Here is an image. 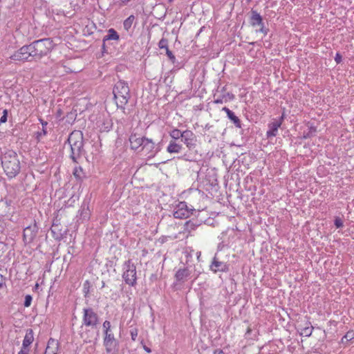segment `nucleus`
Here are the masks:
<instances>
[{
    "label": "nucleus",
    "instance_id": "1",
    "mask_svg": "<svg viewBox=\"0 0 354 354\" xmlns=\"http://www.w3.org/2000/svg\"><path fill=\"white\" fill-rule=\"evenodd\" d=\"M64 144H68L70 146L71 153L69 158L74 163H79L82 158L86 154V151L84 148V140L82 131L77 130L72 131Z\"/></svg>",
    "mask_w": 354,
    "mask_h": 354
},
{
    "label": "nucleus",
    "instance_id": "2",
    "mask_svg": "<svg viewBox=\"0 0 354 354\" xmlns=\"http://www.w3.org/2000/svg\"><path fill=\"white\" fill-rule=\"evenodd\" d=\"M1 162L6 175L8 178L17 176L21 171L20 162L17 153L13 150H8L1 155Z\"/></svg>",
    "mask_w": 354,
    "mask_h": 354
},
{
    "label": "nucleus",
    "instance_id": "3",
    "mask_svg": "<svg viewBox=\"0 0 354 354\" xmlns=\"http://www.w3.org/2000/svg\"><path fill=\"white\" fill-rule=\"evenodd\" d=\"M113 93L118 109L124 113L125 106L131 97L128 83L124 80H119L113 88Z\"/></svg>",
    "mask_w": 354,
    "mask_h": 354
},
{
    "label": "nucleus",
    "instance_id": "4",
    "mask_svg": "<svg viewBox=\"0 0 354 354\" xmlns=\"http://www.w3.org/2000/svg\"><path fill=\"white\" fill-rule=\"evenodd\" d=\"M33 59H40L47 55L54 48L55 44L51 38H44L34 41L30 44Z\"/></svg>",
    "mask_w": 354,
    "mask_h": 354
},
{
    "label": "nucleus",
    "instance_id": "5",
    "mask_svg": "<svg viewBox=\"0 0 354 354\" xmlns=\"http://www.w3.org/2000/svg\"><path fill=\"white\" fill-rule=\"evenodd\" d=\"M124 272L122 279L125 283L129 286L134 287L137 283L136 266L131 259L124 263Z\"/></svg>",
    "mask_w": 354,
    "mask_h": 354
},
{
    "label": "nucleus",
    "instance_id": "6",
    "mask_svg": "<svg viewBox=\"0 0 354 354\" xmlns=\"http://www.w3.org/2000/svg\"><path fill=\"white\" fill-rule=\"evenodd\" d=\"M99 316L92 308H84L83 309L82 326L90 327L91 329L96 328L99 325Z\"/></svg>",
    "mask_w": 354,
    "mask_h": 354
},
{
    "label": "nucleus",
    "instance_id": "7",
    "mask_svg": "<svg viewBox=\"0 0 354 354\" xmlns=\"http://www.w3.org/2000/svg\"><path fill=\"white\" fill-rule=\"evenodd\" d=\"M196 210L192 206H188L185 201L179 202L174 207L173 216L176 218L185 219L196 213Z\"/></svg>",
    "mask_w": 354,
    "mask_h": 354
},
{
    "label": "nucleus",
    "instance_id": "8",
    "mask_svg": "<svg viewBox=\"0 0 354 354\" xmlns=\"http://www.w3.org/2000/svg\"><path fill=\"white\" fill-rule=\"evenodd\" d=\"M103 345L107 353H112L118 350L119 342L115 337L113 329L103 331Z\"/></svg>",
    "mask_w": 354,
    "mask_h": 354
},
{
    "label": "nucleus",
    "instance_id": "9",
    "mask_svg": "<svg viewBox=\"0 0 354 354\" xmlns=\"http://www.w3.org/2000/svg\"><path fill=\"white\" fill-rule=\"evenodd\" d=\"M39 226L35 220L33 223L29 225L24 229L23 232V241L25 245L32 243L37 236L39 232Z\"/></svg>",
    "mask_w": 354,
    "mask_h": 354
},
{
    "label": "nucleus",
    "instance_id": "10",
    "mask_svg": "<svg viewBox=\"0 0 354 354\" xmlns=\"http://www.w3.org/2000/svg\"><path fill=\"white\" fill-rule=\"evenodd\" d=\"M30 44L25 45L10 56V59L14 61H28L30 57H32V50L30 49Z\"/></svg>",
    "mask_w": 354,
    "mask_h": 354
},
{
    "label": "nucleus",
    "instance_id": "11",
    "mask_svg": "<svg viewBox=\"0 0 354 354\" xmlns=\"http://www.w3.org/2000/svg\"><path fill=\"white\" fill-rule=\"evenodd\" d=\"M209 270L214 273L227 272L230 270V265L225 262L220 261L216 254L213 257L209 265Z\"/></svg>",
    "mask_w": 354,
    "mask_h": 354
},
{
    "label": "nucleus",
    "instance_id": "12",
    "mask_svg": "<svg viewBox=\"0 0 354 354\" xmlns=\"http://www.w3.org/2000/svg\"><path fill=\"white\" fill-rule=\"evenodd\" d=\"M284 119V114L279 118L274 120L268 124V130L266 132V137L268 139L275 137L278 133V129L281 127L283 120Z\"/></svg>",
    "mask_w": 354,
    "mask_h": 354
},
{
    "label": "nucleus",
    "instance_id": "13",
    "mask_svg": "<svg viewBox=\"0 0 354 354\" xmlns=\"http://www.w3.org/2000/svg\"><path fill=\"white\" fill-rule=\"evenodd\" d=\"M181 140L188 147L189 149H193L196 147V136L190 130L184 131V133L182 136Z\"/></svg>",
    "mask_w": 354,
    "mask_h": 354
},
{
    "label": "nucleus",
    "instance_id": "14",
    "mask_svg": "<svg viewBox=\"0 0 354 354\" xmlns=\"http://www.w3.org/2000/svg\"><path fill=\"white\" fill-rule=\"evenodd\" d=\"M143 142L140 151L147 152V153L149 154V158H153L155 156L156 150L155 142L152 139H149L148 138H145Z\"/></svg>",
    "mask_w": 354,
    "mask_h": 354
},
{
    "label": "nucleus",
    "instance_id": "15",
    "mask_svg": "<svg viewBox=\"0 0 354 354\" xmlns=\"http://www.w3.org/2000/svg\"><path fill=\"white\" fill-rule=\"evenodd\" d=\"M191 274L192 271L188 266L179 268L175 274V279L178 283H183L191 276Z\"/></svg>",
    "mask_w": 354,
    "mask_h": 354
},
{
    "label": "nucleus",
    "instance_id": "16",
    "mask_svg": "<svg viewBox=\"0 0 354 354\" xmlns=\"http://www.w3.org/2000/svg\"><path fill=\"white\" fill-rule=\"evenodd\" d=\"M145 138L146 137H145V136L139 137L136 133L131 134L129 136V142H130V145H131V149H133V150H138L139 149H141L143 142H144L142 141L145 140Z\"/></svg>",
    "mask_w": 354,
    "mask_h": 354
},
{
    "label": "nucleus",
    "instance_id": "17",
    "mask_svg": "<svg viewBox=\"0 0 354 354\" xmlns=\"http://www.w3.org/2000/svg\"><path fill=\"white\" fill-rule=\"evenodd\" d=\"M50 231L54 239L59 241L64 237L67 232L66 230L62 229L61 224H53Z\"/></svg>",
    "mask_w": 354,
    "mask_h": 354
},
{
    "label": "nucleus",
    "instance_id": "18",
    "mask_svg": "<svg viewBox=\"0 0 354 354\" xmlns=\"http://www.w3.org/2000/svg\"><path fill=\"white\" fill-rule=\"evenodd\" d=\"M227 114V118L234 124L236 128H241V122L235 113L226 106L222 109Z\"/></svg>",
    "mask_w": 354,
    "mask_h": 354
},
{
    "label": "nucleus",
    "instance_id": "19",
    "mask_svg": "<svg viewBox=\"0 0 354 354\" xmlns=\"http://www.w3.org/2000/svg\"><path fill=\"white\" fill-rule=\"evenodd\" d=\"M59 342L53 338H50L45 351V354H57Z\"/></svg>",
    "mask_w": 354,
    "mask_h": 354
},
{
    "label": "nucleus",
    "instance_id": "20",
    "mask_svg": "<svg viewBox=\"0 0 354 354\" xmlns=\"http://www.w3.org/2000/svg\"><path fill=\"white\" fill-rule=\"evenodd\" d=\"M39 121L40 122L42 127L41 131H38L36 132V139L39 142L40 140L44 137L46 136L48 134V131L46 129V126L48 125V122L45 120H44L41 118H39Z\"/></svg>",
    "mask_w": 354,
    "mask_h": 354
},
{
    "label": "nucleus",
    "instance_id": "21",
    "mask_svg": "<svg viewBox=\"0 0 354 354\" xmlns=\"http://www.w3.org/2000/svg\"><path fill=\"white\" fill-rule=\"evenodd\" d=\"M182 149V145L177 143L176 140H171L167 147V151L169 153H180L181 152Z\"/></svg>",
    "mask_w": 354,
    "mask_h": 354
},
{
    "label": "nucleus",
    "instance_id": "22",
    "mask_svg": "<svg viewBox=\"0 0 354 354\" xmlns=\"http://www.w3.org/2000/svg\"><path fill=\"white\" fill-rule=\"evenodd\" d=\"M91 212L88 205H83L81 207V209L79 211V220H81L82 223L85 221H88L90 218Z\"/></svg>",
    "mask_w": 354,
    "mask_h": 354
},
{
    "label": "nucleus",
    "instance_id": "23",
    "mask_svg": "<svg viewBox=\"0 0 354 354\" xmlns=\"http://www.w3.org/2000/svg\"><path fill=\"white\" fill-rule=\"evenodd\" d=\"M34 341V333L32 329L28 328L26 330V333L25 335L24 339L22 342V346L24 347H30V344Z\"/></svg>",
    "mask_w": 354,
    "mask_h": 354
},
{
    "label": "nucleus",
    "instance_id": "24",
    "mask_svg": "<svg viewBox=\"0 0 354 354\" xmlns=\"http://www.w3.org/2000/svg\"><path fill=\"white\" fill-rule=\"evenodd\" d=\"M202 221H198L196 219H190L186 221L185 224V230L191 232L194 230L202 224Z\"/></svg>",
    "mask_w": 354,
    "mask_h": 354
},
{
    "label": "nucleus",
    "instance_id": "25",
    "mask_svg": "<svg viewBox=\"0 0 354 354\" xmlns=\"http://www.w3.org/2000/svg\"><path fill=\"white\" fill-rule=\"evenodd\" d=\"M310 324V322H306L305 326H301L299 325L298 330H300V335L305 337H310L313 333V327L312 326H309Z\"/></svg>",
    "mask_w": 354,
    "mask_h": 354
},
{
    "label": "nucleus",
    "instance_id": "26",
    "mask_svg": "<svg viewBox=\"0 0 354 354\" xmlns=\"http://www.w3.org/2000/svg\"><path fill=\"white\" fill-rule=\"evenodd\" d=\"M119 39L120 36L118 33L113 28H110L108 30L107 35L104 37L102 41L106 42L109 40L118 41Z\"/></svg>",
    "mask_w": 354,
    "mask_h": 354
},
{
    "label": "nucleus",
    "instance_id": "27",
    "mask_svg": "<svg viewBox=\"0 0 354 354\" xmlns=\"http://www.w3.org/2000/svg\"><path fill=\"white\" fill-rule=\"evenodd\" d=\"M96 29L97 27L95 26V24H87L83 28V34L85 36H89L92 35Z\"/></svg>",
    "mask_w": 354,
    "mask_h": 354
},
{
    "label": "nucleus",
    "instance_id": "28",
    "mask_svg": "<svg viewBox=\"0 0 354 354\" xmlns=\"http://www.w3.org/2000/svg\"><path fill=\"white\" fill-rule=\"evenodd\" d=\"M264 24H252V26L254 28V30L257 33L261 32L263 35H266L269 30L268 28H266L263 26Z\"/></svg>",
    "mask_w": 354,
    "mask_h": 354
},
{
    "label": "nucleus",
    "instance_id": "29",
    "mask_svg": "<svg viewBox=\"0 0 354 354\" xmlns=\"http://www.w3.org/2000/svg\"><path fill=\"white\" fill-rule=\"evenodd\" d=\"M317 128L313 125L308 127V131H304L303 135L304 139L310 138L315 136Z\"/></svg>",
    "mask_w": 354,
    "mask_h": 354
},
{
    "label": "nucleus",
    "instance_id": "30",
    "mask_svg": "<svg viewBox=\"0 0 354 354\" xmlns=\"http://www.w3.org/2000/svg\"><path fill=\"white\" fill-rule=\"evenodd\" d=\"M73 175L78 180H82L86 177L83 169L81 167H76L74 169Z\"/></svg>",
    "mask_w": 354,
    "mask_h": 354
},
{
    "label": "nucleus",
    "instance_id": "31",
    "mask_svg": "<svg viewBox=\"0 0 354 354\" xmlns=\"http://www.w3.org/2000/svg\"><path fill=\"white\" fill-rule=\"evenodd\" d=\"M184 131H181L178 129H174L169 132V136L174 140L182 138Z\"/></svg>",
    "mask_w": 354,
    "mask_h": 354
},
{
    "label": "nucleus",
    "instance_id": "32",
    "mask_svg": "<svg viewBox=\"0 0 354 354\" xmlns=\"http://www.w3.org/2000/svg\"><path fill=\"white\" fill-rule=\"evenodd\" d=\"M250 19L252 21H256L257 22H261L262 18L259 13H258L255 10H252L250 16Z\"/></svg>",
    "mask_w": 354,
    "mask_h": 354
},
{
    "label": "nucleus",
    "instance_id": "33",
    "mask_svg": "<svg viewBox=\"0 0 354 354\" xmlns=\"http://www.w3.org/2000/svg\"><path fill=\"white\" fill-rule=\"evenodd\" d=\"M91 330L89 329H87L86 330L85 332L82 333L80 334V336L82 339H84V342H91V339H90V337H91Z\"/></svg>",
    "mask_w": 354,
    "mask_h": 354
},
{
    "label": "nucleus",
    "instance_id": "34",
    "mask_svg": "<svg viewBox=\"0 0 354 354\" xmlns=\"http://www.w3.org/2000/svg\"><path fill=\"white\" fill-rule=\"evenodd\" d=\"M90 287H91V283H90L89 281L86 280L84 283V285H83V292L84 293V297H88V295L89 293V291H90Z\"/></svg>",
    "mask_w": 354,
    "mask_h": 354
},
{
    "label": "nucleus",
    "instance_id": "35",
    "mask_svg": "<svg viewBox=\"0 0 354 354\" xmlns=\"http://www.w3.org/2000/svg\"><path fill=\"white\" fill-rule=\"evenodd\" d=\"M158 47L160 49H167L168 48V41L167 39L162 38L158 42Z\"/></svg>",
    "mask_w": 354,
    "mask_h": 354
},
{
    "label": "nucleus",
    "instance_id": "36",
    "mask_svg": "<svg viewBox=\"0 0 354 354\" xmlns=\"http://www.w3.org/2000/svg\"><path fill=\"white\" fill-rule=\"evenodd\" d=\"M32 300V297L30 295H26L24 302V306L29 307L31 305Z\"/></svg>",
    "mask_w": 354,
    "mask_h": 354
},
{
    "label": "nucleus",
    "instance_id": "37",
    "mask_svg": "<svg viewBox=\"0 0 354 354\" xmlns=\"http://www.w3.org/2000/svg\"><path fill=\"white\" fill-rule=\"evenodd\" d=\"M344 338L346 339V342H349L352 339H354V331L353 330L348 331L346 333V335L344 336Z\"/></svg>",
    "mask_w": 354,
    "mask_h": 354
},
{
    "label": "nucleus",
    "instance_id": "38",
    "mask_svg": "<svg viewBox=\"0 0 354 354\" xmlns=\"http://www.w3.org/2000/svg\"><path fill=\"white\" fill-rule=\"evenodd\" d=\"M334 225L336 227V228L342 227L344 225L342 218L339 217H335L334 220Z\"/></svg>",
    "mask_w": 354,
    "mask_h": 354
},
{
    "label": "nucleus",
    "instance_id": "39",
    "mask_svg": "<svg viewBox=\"0 0 354 354\" xmlns=\"http://www.w3.org/2000/svg\"><path fill=\"white\" fill-rule=\"evenodd\" d=\"M166 55H167V57H169V60L172 62V63H174L176 62V57L174 55V54L172 53V52L168 48H167L166 50Z\"/></svg>",
    "mask_w": 354,
    "mask_h": 354
},
{
    "label": "nucleus",
    "instance_id": "40",
    "mask_svg": "<svg viewBox=\"0 0 354 354\" xmlns=\"http://www.w3.org/2000/svg\"><path fill=\"white\" fill-rule=\"evenodd\" d=\"M138 330L136 328H133L131 329L130 335L131 337V339L133 341H136V337H138Z\"/></svg>",
    "mask_w": 354,
    "mask_h": 354
},
{
    "label": "nucleus",
    "instance_id": "41",
    "mask_svg": "<svg viewBox=\"0 0 354 354\" xmlns=\"http://www.w3.org/2000/svg\"><path fill=\"white\" fill-rule=\"evenodd\" d=\"M111 328H112V327H111V322L109 321H108V320H105L103 322V324H102L103 331L108 330H110Z\"/></svg>",
    "mask_w": 354,
    "mask_h": 354
},
{
    "label": "nucleus",
    "instance_id": "42",
    "mask_svg": "<svg viewBox=\"0 0 354 354\" xmlns=\"http://www.w3.org/2000/svg\"><path fill=\"white\" fill-rule=\"evenodd\" d=\"M7 119H8V110L4 109L3 111V115L0 118V123L6 122Z\"/></svg>",
    "mask_w": 354,
    "mask_h": 354
},
{
    "label": "nucleus",
    "instance_id": "43",
    "mask_svg": "<svg viewBox=\"0 0 354 354\" xmlns=\"http://www.w3.org/2000/svg\"><path fill=\"white\" fill-rule=\"evenodd\" d=\"M29 352H30L29 347H24V346H22L21 348L19 351L18 354H29Z\"/></svg>",
    "mask_w": 354,
    "mask_h": 354
},
{
    "label": "nucleus",
    "instance_id": "44",
    "mask_svg": "<svg viewBox=\"0 0 354 354\" xmlns=\"http://www.w3.org/2000/svg\"><path fill=\"white\" fill-rule=\"evenodd\" d=\"M335 61L337 64H340L342 61V56L339 53H337L335 57Z\"/></svg>",
    "mask_w": 354,
    "mask_h": 354
},
{
    "label": "nucleus",
    "instance_id": "45",
    "mask_svg": "<svg viewBox=\"0 0 354 354\" xmlns=\"http://www.w3.org/2000/svg\"><path fill=\"white\" fill-rule=\"evenodd\" d=\"M6 277L0 274V289L6 286Z\"/></svg>",
    "mask_w": 354,
    "mask_h": 354
},
{
    "label": "nucleus",
    "instance_id": "46",
    "mask_svg": "<svg viewBox=\"0 0 354 354\" xmlns=\"http://www.w3.org/2000/svg\"><path fill=\"white\" fill-rule=\"evenodd\" d=\"M228 97L230 100H232L234 98V95L231 93H226L223 95V98Z\"/></svg>",
    "mask_w": 354,
    "mask_h": 354
},
{
    "label": "nucleus",
    "instance_id": "47",
    "mask_svg": "<svg viewBox=\"0 0 354 354\" xmlns=\"http://www.w3.org/2000/svg\"><path fill=\"white\" fill-rule=\"evenodd\" d=\"M155 148H156V150H155V156H156L162 149L161 142H160L157 144L155 143Z\"/></svg>",
    "mask_w": 354,
    "mask_h": 354
},
{
    "label": "nucleus",
    "instance_id": "48",
    "mask_svg": "<svg viewBox=\"0 0 354 354\" xmlns=\"http://www.w3.org/2000/svg\"><path fill=\"white\" fill-rule=\"evenodd\" d=\"M180 158L186 160V161H192V158L190 157L189 155L187 153H184Z\"/></svg>",
    "mask_w": 354,
    "mask_h": 354
},
{
    "label": "nucleus",
    "instance_id": "49",
    "mask_svg": "<svg viewBox=\"0 0 354 354\" xmlns=\"http://www.w3.org/2000/svg\"><path fill=\"white\" fill-rule=\"evenodd\" d=\"M102 53H108L106 42L103 41L102 46Z\"/></svg>",
    "mask_w": 354,
    "mask_h": 354
},
{
    "label": "nucleus",
    "instance_id": "50",
    "mask_svg": "<svg viewBox=\"0 0 354 354\" xmlns=\"http://www.w3.org/2000/svg\"><path fill=\"white\" fill-rule=\"evenodd\" d=\"M114 266H115V265H114V263H113V261H111V260H108V261H106V264H105V266H106V268H113V267H114Z\"/></svg>",
    "mask_w": 354,
    "mask_h": 354
},
{
    "label": "nucleus",
    "instance_id": "51",
    "mask_svg": "<svg viewBox=\"0 0 354 354\" xmlns=\"http://www.w3.org/2000/svg\"><path fill=\"white\" fill-rule=\"evenodd\" d=\"M200 274H201V272L200 271H197L195 269L194 272V274L192 275L194 277V280L196 279L199 277Z\"/></svg>",
    "mask_w": 354,
    "mask_h": 354
},
{
    "label": "nucleus",
    "instance_id": "52",
    "mask_svg": "<svg viewBox=\"0 0 354 354\" xmlns=\"http://www.w3.org/2000/svg\"><path fill=\"white\" fill-rule=\"evenodd\" d=\"M134 16L131 15L129 16L126 20H124V22H132L134 20Z\"/></svg>",
    "mask_w": 354,
    "mask_h": 354
},
{
    "label": "nucleus",
    "instance_id": "53",
    "mask_svg": "<svg viewBox=\"0 0 354 354\" xmlns=\"http://www.w3.org/2000/svg\"><path fill=\"white\" fill-rule=\"evenodd\" d=\"M223 98H217L216 100H214V102L215 104H222L223 102Z\"/></svg>",
    "mask_w": 354,
    "mask_h": 354
},
{
    "label": "nucleus",
    "instance_id": "54",
    "mask_svg": "<svg viewBox=\"0 0 354 354\" xmlns=\"http://www.w3.org/2000/svg\"><path fill=\"white\" fill-rule=\"evenodd\" d=\"M143 348H144V350H145L146 352H147L148 353H151V349L150 348L147 347V346L144 345V346H143Z\"/></svg>",
    "mask_w": 354,
    "mask_h": 354
},
{
    "label": "nucleus",
    "instance_id": "55",
    "mask_svg": "<svg viewBox=\"0 0 354 354\" xmlns=\"http://www.w3.org/2000/svg\"><path fill=\"white\" fill-rule=\"evenodd\" d=\"M62 113V111L61 109L57 110V118H59Z\"/></svg>",
    "mask_w": 354,
    "mask_h": 354
},
{
    "label": "nucleus",
    "instance_id": "56",
    "mask_svg": "<svg viewBox=\"0 0 354 354\" xmlns=\"http://www.w3.org/2000/svg\"><path fill=\"white\" fill-rule=\"evenodd\" d=\"M53 224H60L59 220L57 218L53 220Z\"/></svg>",
    "mask_w": 354,
    "mask_h": 354
},
{
    "label": "nucleus",
    "instance_id": "57",
    "mask_svg": "<svg viewBox=\"0 0 354 354\" xmlns=\"http://www.w3.org/2000/svg\"><path fill=\"white\" fill-rule=\"evenodd\" d=\"M131 24H127V23L124 24V28L126 29L129 28L131 27Z\"/></svg>",
    "mask_w": 354,
    "mask_h": 354
},
{
    "label": "nucleus",
    "instance_id": "58",
    "mask_svg": "<svg viewBox=\"0 0 354 354\" xmlns=\"http://www.w3.org/2000/svg\"><path fill=\"white\" fill-rule=\"evenodd\" d=\"M341 342H342V343H343V344H344V343H347L348 342H346V339H345V338H344V337H343L342 338V339H341Z\"/></svg>",
    "mask_w": 354,
    "mask_h": 354
},
{
    "label": "nucleus",
    "instance_id": "59",
    "mask_svg": "<svg viewBox=\"0 0 354 354\" xmlns=\"http://www.w3.org/2000/svg\"><path fill=\"white\" fill-rule=\"evenodd\" d=\"M5 203H6V205L7 206H9V205H10V201H8L6 200V201H5Z\"/></svg>",
    "mask_w": 354,
    "mask_h": 354
},
{
    "label": "nucleus",
    "instance_id": "60",
    "mask_svg": "<svg viewBox=\"0 0 354 354\" xmlns=\"http://www.w3.org/2000/svg\"><path fill=\"white\" fill-rule=\"evenodd\" d=\"M105 286V283L104 281H102V288H104Z\"/></svg>",
    "mask_w": 354,
    "mask_h": 354
},
{
    "label": "nucleus",
    "instance_id": "61",
    "mask_svg": "<svg viewBox=\"0 0 354 354\" xmlns=\"http://www.w3.org/2000/svg\"><path fill=\"white\" fill-rule=\"evenodd\" d=\"M3 201H4V200L3 198L0 199V203L3 202Z\"/></svg>",
    "mask_w": 354,
    "mask_h": 354
},
{
    "label": "nucleus",
    "instance_id": "62",
    "mask_svg": "<svg viewBox=\"0 0 354 354\" xmlns=\"http://www.w3.org/2000/svg\"><path fill=\"white\" fill-rule=\"evenodd\" d=\"M203 28H205V26H203V28H201V31L203 30Z\"/></svg>",
    "mask_w": 354,
    "mask_h": 354
},
{
    "label": "nucleus",
    "instance_id": "63",
    "mask_svg": "<svg viewBox=\"0 0 354 354\" xmlns=\"http://www.w3.org/2000/svg\"><path fill=\"white\" fill-rule=\"evenodd\" d=\"M203 28H205V26H203V28H201V31L203 30Z\"/></svg>",
    "mask_w": 354,
    "mask_h": 354
},
{
    "label": "nucleus",
    "instance_id": "64",
    "mask_svg": "<svg viewBox=\"0 0 354 354\" xmlns=\"http://www.w3.org/2000/svg\"><path fill=\"white\" fill-rule=\"evenodd\" d=\"M173 0H169V2H171Z\"/></svg>",
    "mask_w": 354,
    "mask_h": 354
}]
</instances>
